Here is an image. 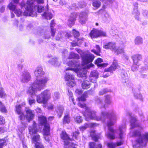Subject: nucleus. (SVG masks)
Returning <instances> with one entry per match:
<instances>
[{
	"instance_id": "obj_19",
	"label": "nucleus",
	"mask_w": 148,
	"mask_h": 148,
	"mask_svg": "<svg viewBox=\"0 0 148 148\" xmlns=\"http://www.w3.org/2000/svg\"><path fill=\"white\" fill-rule=\"evenodd\" d=\"M90 90L85 91L82 95L80 97H78L77 99L78 101H84L86 100V98L88 97V94L90 91Z\"/></svg>"
},
{
	"instance_id": "obj_30",
	"label": "nucleus",
	"mask_w": 148,
	"mask_h": 148,
	"mask_svg": "<svg viewBox=\"0 0 148 148\" xmlns=\"http://www.w3.org/2000/svg\"><path fill=\"white\" fill-rule=\"evenodd\" d=\"M63 124H69L70 121V117L69 114H67L65 115L63 119Z\"/></svg>"
},
{
	"instance_id": "obj_36",
	"label": "nucleus",
	"mask_w": 148,
	"mask_h": 148,
	"mask_svg": "<svg viewBox=\"0 0 148 148\" xmlns=\"http://www.w3.org/2000/svg\"><path fill=\"white\" fill-rule=\"evenodd\" d=\"M64 79L66 81H68L69 80H74V78L73 75L66 73L64 77Z\"/></svg>"
},
{
	"instance_id": "obj_56",
	"label": "nucleus",
	"mask_w": 148,
	"mask_h": 148,
	"mask_svg": "<svg viewBox=\"0 0 148 148\" xmlns=\"http://www.w3.org/2000/svg\"><path fill=\"white\" fill-rule=\"evenodd\" d=\"M28 103L30 105H31L35 102V100L34 99H29L28 100Z\"/></svg>"
},
{
	"instance_id": "obj_14",
	"label": "nucleus",
	"mask_w": 148,
	"mask_h": 148,
	"mask_svg": "<svg viewBox=\"0 0 148 148\" xmlns=\"http://www.w3.org/2000/svg\"><path fill=\"white\" fill-rule=\"evenodd\" d=\"M77 16V14L75 13H73L71 14L68 20V25L69 27H71L75 24Z\"/></svg>"
},
{
	"instance_id": "obj_44",
	"label": "nucleus",
	"mask_w": 148,
	"mask_h": 148,
	"mask_svg": "<svg viewBox=\"0 0 148 148\" xmlns=\"http://www.w3.org/2000/svg\"><path fill=\"white\" fill-rule=\"evenodd\" d=\"M15 14L18 16H20L22 15L23 12L20 9H16L14 12Z\"/></svg>"
},
{
	"instance_id": "obj_39",
	"label": "nucleus",
	"mask_w": 148,
	"mask_h": 148,
	"mask_svg": "<svg viewBox=\"0 0 148 148\" xmlns=\"http://www.w3.org/2000/svg\"><path fill=\"white\" fill-rule=\"evenodd\" d=\"M75 119L76 122L79 123H82L83 121L82 116L79 115L77 116Z\"/></svg>"
},
{
	"instance_id": "obj_63",
	"label": "nucleus",
	"mask_w": 148,
	"mask_h": 148,
	"mask_svg": "<svg viewBox=\"0 0 148 148\" xmlns=\"http://www.w3.org/2000/svg\"><path fill=\"white\" fill-rule=\"evenodd\" d=\"M66 0H60L59 3L61 5H63L66 4Z\"/></svg>"
},
{
	"instance_id": "obj_32",
	"label": "nucleus",
	"mask_w": 148,
	"mask_h": 148,
	"mask_svg": "<svg viewBox=\"0 0 148 148\" xmlns=\"http://www.w3.org/2000/svg\"><path fill=\"white\" fill-rule=\"evenodd\" d=\"M80 133L78 130H77L73 132L72 134V137L71 138L73 139V141H74L75 140L77 139V137L79 134Z\"/></svg>"
},
{
	"instance_id": "obj_4",
	"label": "nucleus",
	"mask_w": 148,
	"mask_h": 148,
	"mask_svg": "<svg viewBox=\"0 0 148 148\" xmlns=\"http://www.w3.org/2000/svg\"><path fill=\"white\" fill-rule=\"evenodd\" d=\"M103 47L106 49H110L117 54H120L124 52L123 49L117 48L115 43L111 42H109L104 45Z\"/></svg>"
},
{
	"instance_id": "obj_38",
	"label": "nucleus",
	"mask_w": 148,
	"mask_h": 148,
	"mask_svg": "<svg viewBox=\"0 0 148 148\" xmlns=\"http://www.w3.org/2000/svg\"><path fill=\"white\" fill-rule=\"evenodd\" d=\"M43 15L47 19L50 20L53 17V15L51 13H48L47 14L46 12H45Z\"/></svg>"
},
{
	"instance_id": "obj_52",
	"label": "nucleus",
	"mask_w": 148,
	"mask_h": 148,
	"mask_svg": "<svg viewBox=\"0 0 148 148\" xmlns=\"http://www.w3.org/2000/svg\"><path fill=\"white\" fill-rule=\"evenodd\" d=\"M51 28V36L52 37H54L56 32V29H53V28Z\"/></svg>"
},
{
	"instance_id": "obj_55",
	"label": "nucleus",
	"mask_w": 148,
	"mask_h": 148,
	"mask_svg": "<svg viewBox=\"0 0 148 148\" xmlns=\"http://www.w3.org/2000/svg\"><path fill=\"white\" fill-rule=\"evenodd\" d=\"M88 126L87 123H85L84 125L82 126L79 127V128L81 130H84L86 129Z\"/></svg>"
},
{
	"instance_id": "obj_9",
	"label": "nucleus",
	"mask_w": 148,
	"mask_h": 148,
	"mask_svg": "<svg viewBox=\"0 0 148 148\" xmlns=\"http://www.w3.org/2000/svg\"><path fill=\"white\" fill-rule=\"evenodd\" d=\"M86 115L88 117L91 119H95L97 121H100L101 119V117L99 116H97L96 114V112L93 110L89 109L86 112Z\"/></svg>"
},
{
	"instance_id": "obj_13",
	"label": "nucleus",
	"mask_w": 148,
	"mask_h": 148,
	"mask_svg": "<svg viewBox=\"0 0 148 148\" xmlns=\"http://www.w3.org/2000/svg\"><path fill=\"white\" fill-rule=\"evenodd\" d=\"M5 121L4 118L0 115V134L4 133L6 132V127L4 126Z\"/></svg>"
},
{
	"instance_id": "obj_45",
	"label": "nucleus",
	"mask_w": 148,
	"mask_h": 148,
	"mask_svg": "<svg viewBox=\"0 0 148 148\" xmlns=\"http://www.w3.org/2000/svg\"><path fill=\"white\" fill-rule=\"evenodd\" d=\"M137 64L133 63V64L131 67V69L132 71H134L138 69V65Z\"/></svg>"
},
{
	"instance_id": "obj_42",
	"label": "nucleus",
	"mask_w": 148,
	"mask_h": 148,
	"mask_svg": "<svg viewBox=\"0 0 148 148\" xmlns=\"http://www.w3.org/2000/svg\"><path fill=\"white\" fill-rule=\"evenodd\" d=\"M72 33L73 36L75 37H78L79 36V32L75 29H73Z\"/></svg>"
},
{
	"instance_id": "obj_5",
	"label": "nucleus",
	"mask_w": 148,
	"mask_h": 148,
	"mask_svg": "<svg viewBox=\"0 0 148 148\" xmlns=\"http://www.w3.org/2000/svg\"><path fill=\"white\" fill-rule=\"evenodd\" d=\"M27 5L26 10L24 12L23 14L25 16H34L37 15L36 12L33 10V3H31L29 1H27Z\"/></svg>"
},
{
	"instance_id": "obj_34",
	"label": "nucleus",
	"mask_w": 148,
	"mask_h": 148,
	"mask_svg": "<svg viewBox=\"0 0 148 148\" xmlns=\"http://www.w3.org/2000/svg\"><path fill=\"white\" fill-rule=\"evenodd\" d=\"M34 9L37 8V11L39 13H41L44 10V7L41 5H35L34 7Z\"/></svg>"
},
{
	"instance_id": "obj_33",
	"label": "nucleus",
	"mask_w": 148,
	"mask_h": 148,
	"mask_svg": "<svg viewBox=\"0 0 148 148\" xmlns=\"http://www.w3.org/2000/svg\"><path fill=\"white\" fill-rule=\"evenodd\" d=\"M134 42L136 45L142 44L143 43L142 38L140 36H137L135 39Z\"/></svg>"
},
{
	"instance_id": "obj_26",
	"label": "nucleus",
	"mask_w": 148,
	"mask_h": 148,
	"mask_svg": "<svg viewBox=\"0 0 148 148\" xmlns=\"http://www.w3.org/2000/svg\"><path fill=\"white\" fill-rule=\"evenodd\" d=\"M43 130V135H51L50 133V126L49 124L44 125Z\"/></svg>"
},
{
	"instance_id": "obj_12",
	"label": "nucleus",
	"mask_w": 148,
	"mask_h": 148,
	"mask_svg": "<svg viewBox=\"0 0 148 148\" xmlns=\"http://www.w3.org/2000/svg\"><path fill=\"white\" fill-rule=\"evenodd\" d=\"M15 112L17 114L19 115L18 118L20 121H24L26 118V115H25L21 110V106L20 105H17L15 107Z\"/></svg>"
},
{
	"instance_id": "obj_16",
	"label": "nucleus",
	"mask_w": 148,
	"mask_h": 148,
	"mask_svg": "<svg viewBox=\"0 0 148 148\" xmlns=\"http://www.w3.org/2000/svg\"><path fill=\"white\" fill-rule=\"evenodd\" d=\"M86 73V70L84 69L78 71L77 73V75L79 77L82 78L84 79H86L87 77Z\"/></svg>"
},
{
	"instance_id": "obj_49",
	"label": "nucleus",
	"mask_w": 148,
	"mask_h": 148,
	"mask_svg": "<svg viewBox=\"0 0 148 148\" xmlns=\"http://www.w3.org/2000/svg\"><path fill=\"white\" fill-rule=\"evenodd\" d=\"M107 92V90L105 89L101 90L99 92V95L100 96L103 95Z\"/></svg>"
},
{
	"instance_id": "obj_17",
	"label": "nucleus",
	"mask_w": 148,
	"mask_h": 148,
	"mask_svg": "<svg viewBox=\"0 0 148 148\" xmlns=\"http://www.w3.org/2000/svg\"><path fill=\"white\" fill-rule=\"evenodd\" d=\"M38 120L39 123L41 125H43L44 126L49 124L47 122V118L45 116L41 115L38 117Z\"/></svg>"
},
{
	"instance_id": "obj_59",
	"label": "nucleus",
	"mask_w": 148,
	"mask_h": 148,
	"mask_svg": "<svg viewBox=\"0 0 148 148\" xmlns=\"http://www.w3.org/2000/svg\"><path fill=\"white\" fill-rule=\"evenodd\" d=\"M4 95V92L3 91V89L2 88H0V97H2Z\"/></svg>"
},
{
	"instance_id": "obj_20",
	"label": "nucleus",
	"mask_w": 148,
	"mask_h": 148,
	"mask_svg": "<svg viewBox=\"0 0 148 148\" xmlns=\"http://www.w3.org/2000/svg\"><path fill=\"white\" fill-rule=\"evenodd\" d=\"M35 76L37 78L41 77L45 73L42 71V69L41 67H38L34 72Z\"/></svg>"
},
{
	"instance_id": "obj_11",
	"label": "nucleus",
	"mask_w": 148,
	"mask_h": 148,
	"mask_svg": "<svg viewBox=\"0 0 148 148\" xmlns=\"http://www.w3.org/2000/svg\"><path fill=\"white\" fill-rule=\"evenodd\" d=\"M26 113V118L28 122H29L32 120L34 117V112L33 110H32L29 107H26L25 108Z\"/></svg>"
},
{
	"instance_id": "obj_22",
	"label": "nucleus",
	"mask_w": 148,
	"mask_h": 148,
	"mask_svg": "<svg viewBox=\"0 0 148 148\" xmlns=\"http://www.w3.org/2000/svg\"><path fill=\"white\" fill-rule=\"evenodd\" d=\"M104 104L103 106V108H105L108 107V105L111 103L110 97L109 95H106L104 96Z\"/></svg>"
},
{
	"instance_id": "obj_3",
	"label": "nucleus",
	"mask_w": 148,
	"mask_h": 148,
	"mask_svg": "<svg viewBox=\"0 0 148 148\" xmlns=\"http://www.w3.org/2000/svg\"><path fill=\"white\" fill-rule=\"evenodd\" d=\"M41 94L42 95V98L39 96L37 97V102L39 103L46 104L48 100L51 98V94L49 90L46 89L41 92Z\"/></svg>"
},
{
	"instance_id": "obj_37",
	"label": "nucleus",
	"mask_w": 148,
	"mask_h": 148,
	"mask_svg": "<svg viewBox=\"0 0 148 148\" xmlns=\"http://www.w3.org/2000/svg\"><path fill=\"white\" fill-rule=\"evenodd\" d=\"M77 105L81 108L85 109L86 112L89 109V108L87 106L86 104L85 103H79L77 104Z\"/></svg>"
},
{
	"instance_id": "obj_35",
	"label": "nucleus",
	"mask_w": 148,
	"mask_h": 148,
	"mask_svg": "<svg viewBox=\"0 0 148 148\" xmlns=\"http://www.w3.org/2000/svg\"><path fill=\"white\" fill-rule=\"evenodd\" d=\"M9 10L12 11H15L16 9V5L12 2L10 3L8 5Z\"/></svg>"
},
{
	"instance_id": "obj_27",
	"label": "nucleus",
	"mask_w": 148,
	"mask_h": 148,
	"mask_svg": "<svg viewBox=\"0 0 148 148\" xmlns=\"http://www.w3.org/2000/svg\"><path fill=\"white\" fill-rule=\"evenodd\" d=\"M91 86V84L86 80L84 81L81 84L82 88L84 89H88Z\"/></svg>"
},
{
	"instance_id": "obj_2",
	"label": "nucleus",
	"mask_w": 148,
	"mask_h": 148,
	"mask_svg": "<svg viewBox=\"0 0 148 148\" xmlns=\"http://www.w3.org/2000/svg\"><path fill=\"white\" fill-rule=\"evenodd\" d=\"M48 80L47 78L45 77L34 82L31 86L29 87L27 93L33 95L38 91H40L42 89L41 87L45 86Z\"/></svg>"
},
{
	"instance_id": "obj_7",
	"label": "nucleus",
	"mask_w": 148,
	"mask_h": 148,
	"mask_svg": "<svg viewBox=\"0 0 148 148\" xmlns=\"http://www.w3.org/2000/svg\"><path fill=\"white\" fill-rule=\"evenodd\" d=\"M61 139L64 140V148H69L68 145L69 144V141H73V139L71 138L65 131H62L60 134Z\"/></svg>"
},
{
	"instance_id": "obj_21",
	"label": "nucleus",
	"mask_w": 148,
	"mask_h": 148,
	"mask_svg": "<svg viewBox=\"0 0 148 148\" xmlns=\"http://www.w3.org/2000/svg\"><path fill=\"white\" fill-rule=\"evenodd\" d=\"M98 74L96 72L92 71L90 76V81L91 82H95V80L98 78Z\"/></svg>"
},
{
	"instance_id": "obj_25",
	"label": "nucleus",
	"mask_w": 148,
	"mask_h": 148,
	"mask_svg": "<svg viewBox=\"0 0 148 148\" xmlns=\"http://www.w3.org/2000/svg\"><path fill=\"white\" fill-rule=\"evenodd\" d=\"M23 78L22 80L23 82H27L30 80L31 76L28 72H27L23 75Z\"/></svg>"
},
{
	"instance_id": "obj_48",
	"label": "nucleus",
	"mask_w": 148,
	"mask_h": 148,
	"mask_svg": "<svg viewBox=\"0 0 148 148\" xmlns=\"http://www.w3.org/2000/svg\"><path fill=\"white\" fill-rule=\"evenodd\" d=\"M44 138L47 142H49L50 141V136L51 135H43Z\"/></svg>"
},
{
	"instance_id": "obj_47",
	"label": "nucleus",
	"mask_w": 148,
	"mask_h": 148,
	"mask_svg": "<svg viewBox=\"0 0 148 148\" xmlns=\"http://www.w3.org/2000/svg\"><path fill=\"white\" fill-rule=\"evenodd\" d=\"M66 84L69 87H73L75 85V82L73 81H70L66 83Z\"/></svg>"
},
{
	"instance_id": "obj_23",
	"label": "nucleus",
	"mask_w": 148,
	"mask_h": 148,
	"mask_svg": "<svg viewBox=\"0 0 148 148\" xmlns=\"http://www.w3.org/2000/svg\"><path fill=\"white\" fill-rule=\"evenodd\" d=\"M132 58L133 61V63L138 64V62L142 59V57L140 54H136L132 56Z\"/></svg>"
},
{
	"instance_id": "obj_46",
	"label": "nucleus",
	"mask_w": 148,
	"mask_h": 148,
	"mask_svg": "<svg viewBox=\"0 0 148 148\" xmlns=\"http://www.w3.org/2000/svg\"><path fill=\"white\" fill-rule=\"evenodd\" d=\"M108 137L111 140L114 139L115 138L114 134H111L110 133H108L107 135Z\"/></svg>"
},
{
	"instance_id": "obj_1",
	"label": "nucleus",
	"mask_w": 148,
	"mask_h": 148,
	"mask_svg": "<svg viewBox=\"0 0 148 148\" xmlns=\"http://www.w3.org/2000/svg\"><path fill=\"white\" fill-rule=\"evenodd\" d=\"M133 136L138 137L135 140V143L133 145L134 148H140L146 146L148 141V132L142 135L140 131L136 130L133 132Z\"/></svg>"
},
{
	"instance_id": "obj_64",
	"label": "nucleus",
	"mask_w": 148,
	"mask_h": 148,
	"mask_svg": "<svg viewBox=\"0 0 148 148\" xmlns=\"http://www.w3.org/2000/svg\"><path fill=\"white\" fill-rule=\"evenodd\" d=\"M71 46L73 47L79 46L77 42L73 41L71 43Z\"/></svg>"
},
{
	"instance_id": "obj_28",
	"label": "nucleus",
	"mask_w": 148,
	"mask_h": 148,
	"mask_svg": "<svg viewBox=\"0 0 148 148\" xmlns=\"http://www.w3.org/2000/svg\"><path fill=\"white\" fill-rule=\"evenodd\" d=\"M32 140L33 143L35 144V143H39L38 142H40L41 140L40 136L39 134H37L33 136L32 138Z\"/></svg>"
},
{
	"instance_id": "obj_50",
	"label": "nucleus",
	"mask_w": 148,
	"mask_h": 148,
	"mask_svg": "<svg viewBox=\"0 0 148 148\" xmlns=\"http://www.w3.org/2000/svg\"><path fill=\"white\" fill-rule=\"evenodd\" d=\"M107 146L110 148H115L116 147L115 144L112 143H108Z\"/></svg>"
},
{
	"instance_id": "obj_24",
	"label": "nucleus",
	"mask_w": 148,
	"mask_h": 148,
	"mask_svg": "<svg viewBox=\"0 0 148 148\" xmlns=\"http://www.w3.org/2000/svg\"><path fill=\"white\" fill-rule=\"evenodd\" d=\"M89 148H102V145L101 143L96 144L93 142H90L89 143Z\"/></svg>"
},
{
	"instance_id": "obj_61",
	"label": "nucleus",
	"mask_w": 148,
	"mask_h": 148,
	"mask_svg": "<svg viewBox=\"0 0 148 148\" xmlns=\"http://www.w3.org/2000/svg\"><path fill=\"white\" fill-rule=\"evenodd\" d=\"M123 141L122 140H121L120 141L117 142L115 144L116 147V146H120L123 145Z\"/></svg>"
},
{
	"instance_id": "obj_40",
	"label": "nucleus",
	"mask_w": 148,
	"mask_h": 148,
	"mask_svg": "<svg viewBox=\"0 0 148 148\" xmlns=\"http://www.w3.org/2000/svg\"><path fill=\"white\" fill-rule=\"evenodd\" d=\"M92 5L97 8H98L101 5V3L98 1H95L93 2L92 3Z\"/></svg>"
},
{
	"instance_id": "obj_43",
	"label": "nucleus",
	"mask_w": 148,
	"mask_h": 148,
	"mask_svg": "<svg viewBox=\"0 0 148 148\" xmlns=\"http://www.w3.org/2000/svg\"><path fill=\"white\" fill-rule=\"evenodd\" d=\"M38 131L37 129H35L34 128H31L29 130V133L31 134H34L37 133Z\"/></svg>"
},
{
	"instance_id": "obj_57",
	"label": "nucleus",
	"mask_w": 148,
	"mask_h": 148,
	"mask_svg": "<svg viewBox=\"0 0 148 148\" xmlns=\"http://www.w3.org/2000/svg\"><path fill=\"white\" fill-rule=\"evenodd\" d=\"M0 110L2 112L6 113L7 111L5 107L2 106L0 108Z\"/></svg>"
},
{
	"instance_id": "obj_18",
	"label": "nucleus",
	"mask_w": 148,
	"mask_h": 148,
	"mask_svg": "<svg viewBox=\"0 0 148 148\" xmlns=\"http://www.w3.org/2000/svg\"><path fill=\"white\" fill-rule=\"evenodd\" d=\"M100 134H97L96 133L95 130H92L90 132V136L92 138V139L94 141L97 142L100 138Z\"/></svg>"
},
{
	"instance_id": "obj_51",
	"label": "nucleus",
	"mask_w": 148,
	"mask_h": 148,
	"mask_svg": "<svg viewBox=\"0 0 148 148\" xmlns=\"http://www.w3.org/2000/svg\"><path fill=\"white\" fill-rule=\"evenodd\" d=\"M84 38H79L77 39V43L79 45H80L83 43Z\"/></svg>"
},
{
	"instance_id": "obj_6",
	"label": "nucleus",
	"mask_w": 148,
	"mask_h": 148,
	"mask_svg": "<svg viewBox=\"0 0 148 148\" xmlns=\"http://www.w3.org/2000/svg\"><path fill=\"white\" fill-rule=\"evenodd\" d=\"M89 35L92 38L107 36V34L105 32L95 28H93V29L90 31Z\"/></svg>"
},
{
	"instance_id": "obj_10",
	"label": "nucleus",
	"mask_w": 148,
	"mask_h": 148,
	"mask_svg": "<svg viewBox=\"0 0 148 148\" xmlns=\"http://www.w3.org/2000/svg\"><path fill=\"white\" fill-rule=\"evenodd\" d=\"M118 61L115 59L113 60L112 64L108 68L105 69L104 72H110L112 73L113 71L120 68V66L118 64Z\"/></svg>"
},
{
	"instance_id": "obj_29",
	"label": "nucleus",
	"mask_w": 148,
	"mask_h": 148,
	"mask_svg": "<svg viewBox=\"0 0 148 148\" xmlns=\"http://www.w3.org/2000/svg\"><path fill=\"white\" fill-rule=\"evenodd\" d=\"M79 18V22L82 24L84 23L87 19L86 15L83 13L80 14Z\"/></svg>"
},
{
	"instance_id": "obj_53",
	"label": "nucleus",
	"mask_w": 148,
	"mask_h": 148,
	"mask_svg": "<svg viewBox=\"0 0 148 148\" xmlns=\"http://www.w3.org/2000/svg\"><path fill=\"white\" fill-rule=\"evenodd\" d=\"M114 123L110 120L108 122L107 125L108 127H110L114 125Z\"/></svg>"
},
{
	"instance_id": "obj_62",
	"label": "nucleus",
	"mask_w": 148,
	"mask_h": 148,
	"mask_svg": "<svg viewBox=\"0 0 148 148\" xmlns=\"http://www.w3.org/2000/svg\"><path fill=\"white\" fill-rule=\"evenodd\" d=\"M75 57V54L73 53H71L70 54L68 58L72 59L74 58Z\"/></svg>"
},
{
	"instance_id": "obj_31",
	"label": "nucleus",
	"mask_w": 148,
	"mask_h": 148,
	"mask_svg": "<svg viewBox=\"0 0 148 148\" xmlns=\"http://www.w3.org/2000/svg\"><path fill=\"white\" fill-rule=\"evenodd\" d=\"M7 145V140L5 139V138H0V148H3V147Z\"/></svg>"
},
{
	"instance_id": "obj_58",
	"label": "nucleus",
	"mask_w": 148,
	"mask_h": 148,
	"mask_svg": "<svg viewBox=\"0 0 148 148\" xmlns=\"http://www.w3.org/2000/svg\"><path fill=\"white\" fill-rule=\"evenodd\" d=\"M91 51L94 53L97 56H100V53L101 52H99V51H96L95 49H93L91 50Z\"/></svg>"
},
{
	"instance_id": "obj_15",
	"label": "nucleus",
	"mask_w": 148,
	"mask_h": 148,
	"mask_svg": "<svg viewBox=\"0 0 148 148\" xmlns=\"http://www.w3.org/2000/svg\"><path fill=\"white\" fill-rule=\"evenodd\" d=\"M102 62H103V59L99 58L95 61L94 63L98 67H105L108 65V64L107 63H101Z\"/></svg>"
},
{
	"instance_id": "obj_8",
	"label": "nucleus",
	"mask_w": 148,
	"mask_h": 148,
	"mask_svg": "<svg viewBox=\"0 0 148 148\" xmlns=\"http://www.w3.org/2000/svg\"><path fill=\"white\" fill-rule=\"evenodd\" d=\"M95 58V56L92 54H85L82 57V64L85 65L90 63L93 61Z\"/></svg>"
},
{
	"instance_id": "obj_60",
	"label": "nucleus",
	"mask_w": 148,
	"mask_h": 148,
	"mask_svg": "<svg viewBox=\"0 0 148 148\" xmlns=\"http://www.w3.org/2000/svg\"><path fill=\"white\" fill-rule=\"evenodd\" d=\"M55 24H56V23L54 22V20L53 19L51 21L50 25V28H53V26H55Z\"/></svg>"
},
{
	"instance_id": "obj_54",
	"label": "nucleus",
	"mask_w": 148,
	"mask_h": 148,
	"mask_svg": "<svg viewBox=\"0 0 148 148\" xmlns=\"http://www.w3.org/2000/svg\"><path fill=\"white\" fill-rule=\"evenodd\" d=\"M75 93L77 95H80L82 93L83 91L81 89H77L75 90Z\"/></svg>"
},
{
	"instance_id": "obj_41",
	"label": "nucleus",
	"mask_w": 148,
	"mask_h": 148,
	"mask_svg": "<svg viewBox=\"0 0 148 148\" xmlns=\"http://www.w3.org/2000/svg\"><path fill=\"white\" fill-rule=\"evenodd\" d=\"M35 148H44V146L41 143H35Z\"/></svg>"
}]
</instances>
